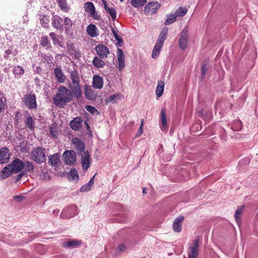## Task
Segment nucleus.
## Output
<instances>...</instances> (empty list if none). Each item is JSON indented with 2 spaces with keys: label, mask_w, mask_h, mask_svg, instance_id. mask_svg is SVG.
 <instances>
[{
  "label": "nucleus",
  "mask_w": 258,
  "mask_h": 258,
  "mask_svg": "<svg viewBox=\"0 0 258 258\" xmlns=\"http://www.w3.org/2000/svg\"><path fill=\"white\" fill-rule=\"evenodd\" d=\"M167 33L168 29L167 28H163L160 33L156 43L163 45L164 42L166 38Z\"/></svg>",
  "instance_id": "obj_32"
},
{
  "label": "nucleus",
  "mask_w": 258,
  "mask_h": 258,
  "mask_svg": "<svg viewBox=\"0 0 258 258\" xmlns=\"http://www.w3.org/2000/svg\"><path fill=\"white\" fill-rule=\"evenodd\" d=\"M143 193L144 194H146V193H147V192H146V189L145 188H143Z\"/></svg>",
  "instance_id": "obj_63"
},
{
  "label": "nucleus",
  "mask_w": 258,
  "mask_h": 258,
  "mask_svg": "<svg viewBox=\"0 0 258 258\" xmlns=\"http://www.w3.org/2000/svg\"><path fill=\"white\" fill-rule=\"evenodd\" d=\"M54 74L58 82L62 83L65 81L66 77L60 68L54 69Z\"/></svg>",
  "instance_id": "obj_25"
},
{
  "label": "nucleus",
  "mask_w": 258,
  "mask_h": 258,
  "mask_svg": "<svg viewBox=\"0 0 258 258\" xmlns=\"http://www.w3.org/2000/svg\"><path fill=\"white\" fill-rule=\"evenodd\" d=\"M92 85L95 89H100L102 88L103 85L102 77L98 75H94L93 77Z\"/></svg>",
  "instance_id": "obj_17"
},
{
  "label": "nucleus",
  "mask_w": 258,
  "mask_h": 258,
  "mask_svg": "<svg viewBox=\"0 0 258 258\" xmlns=\"http://www.w3.org/2000/svg\"><path fill=\"white\" fill-rule=\"evenodd\" d=\"M208 69V66L207 63H204L202 65L201 68V73L202 75L204 76L207 73Z\"/></svg>",
  "instance_id": "obj_52"
},
{
  "label": "nucleus",
  "mask_w": 258,
  "mask_h": 258,
  "mask_svg": "<svg viewBox=\"0 0 258 258\" xmlns=\"http://www.w3.org/2000/svg\"><path fill=\"white\" fill-rule=\"evenodd\" d=\"M63 160L65 163L72 165L76 161V154L74 150L66 151L63 154Z\"/></svg>",
  "instance_id": "obj_5"
},
{
  "label": "nucleus",
  "mask_w": 258,
  "mask_h": 258,
  "mask_svg": "<svg viewBox=\"0 0 258 258\" xmlns=\"http://www.w3.org/2000/svg\"><path fill=\"white\" fill-rule=\"evenodd\" d=\"M72 143L75 145L74 148L81 153L84 152L85 147V144L80 139L74 138L72 140Z\"/></svg>",
  "instance_id": "obj_16"
},
{
  "label": "nucleus",
  "mask_w": 258,
  "mask_h": 258,
  "mask_svg": "<svg viewBox=\"0 0 258 258\" xmlns=\"http://www.w3.org/2000/svg\"><path fill=\"white\" fill-rule=\"evenodd\" d=\"M9 165L11 167V171L15 173L21 171L23 169V162L18 158L15 159Z\"/></svg>",
  "instance_id": "obj_10"
},
{
  "label": "nucleus",
  "mask_w": 258,
  "mask_h": 258,
  "mask_svg": "<svg viewBox=\"0 0 258 258\" xmlns=\"http://www.w3.org/2000/svg\"><path fill=\"white\" fill-rule=\"evenodd\" d=\"M85 97L89 100H94L96 97V94L94 93V91L86 86L85 88Z\"/></svg>",
  "instance_id": "obj_28"
},
{
  "label": "nucleus",
  "mask_w": 258,
  "mask_h": 258,
  "mask_svg": "<svg viewBox=\"0 0 258 258\" xmlns=\"http://www.w3.org/2000/svg\"><path fill=\"white\" fill-rule=\"evenodd\" d=\"M58 4L60 9L64 12H68L69 10V7L68 6L66 0H56Z\"/></svg>",
  "instance_id": "obj_38"
},
{
  "label": "nucleus",
  "mask_w": 258,
  "mask_h": 258,
  "mask_svg": "<svg viewBox=\"0 0 258 258\" xmlns=\"http://www.w3.org/2000/svg\"><path fill=\"white\" fill-rule=\"evenodd\" d=\"M177 16L175 14H171L167 16V19L165 22V25H170L174 23L176 20Z\"/></svg>",
  "instance_id": "obj_41"
},
{
  "label": "nucleus",
  "mask_w": 258,
  "mask_h": 258,
  "mask_svg": "<svg viewBox=\"0 0 258 258\" xmlns=\"http://www.w3.org/2000/svg\"><path fill=\"white\" fill-rule=\"evenodd\" d=\"M49 36H50V37L52 38V39L54 41L55 40V34L53 32H51L50 34H49Z\"/></svg>",
  "instance_id": "obj_60"
},
{
  "label": "nucleus",
  "mask_w": 258,
  "mask_h": 258,
  "mask_svg": "<svg viewBox=\"0 0 258 258\" xmlns=\"http://www.w3.org/2000/svg\"><path fill=\"white\" fill-rule=\"evenodd\" d=\"M161 123L160 125L161 130L164 132L166 131L168 128V124L165 114H161Z\"/></svg>",
  "instance_id": "obj_39"
},
{
  "label": "nucleus",
  "mask_w": 258,
  "mask_h": 258,
  "mask_svg": "<svg viewBox=\"0 0 258 258\" xmlns=\"http://www.w3.org/2000/svg\"><path fill=\"white\" fill-rule=\"evenodd\" d=\"M93 64L97 68H101L104 67L105 62L101 58L96 56L93 60Z\"/></svg>",
  "instance_id": "obj_37"
},
{
  "label": "nucleus",
  "mask_w": 258,
  "mask_h": 258,
  "mask_svg": "<svg viewBox=\"0 0 258 258\" xmlns=\"http://www.w3.org/2000/svg\"><path fill=\"white\" fill-rule=\"evenodd\" d=\"M183 220V216H179L177 218L173 223V229L176 232H179L181 231V223Z\"/></svg>",
  "instance_id": "obj_22"
},
{
  "label": "nucleus",
  "mask_w": 258,
  "mask_h": 258,
  "mask_svg": "<svg viewBox=\"0 0 258 258\" xmlns=\"http://www.w3.org/2000/svg\"><path fill=\"white\" fill-rule=\"evenodd\" d=\"M81 243L82 242L81 241L72 240L63 242L62 246L63 247L76 248L79 247L81 244Z\"/></svg>",
  "instance_id": "obj_20"
},
{
  "label": "nucleus",
  "mask_w": 258,
  "mask_h": 258,
  "mask_svg": "<svg viewBox=\"0 0 258 258\" xmlns=\"http://www.w3.org/2000/svg\"><path fill=\"white\" fill-rule=\"evenodd\" d=\"M84 8L86 12L91 17H93L95 20L100 19V16L96 13L95 6L92 2H88L85 3Z\"/></svg>",
  "instance_id": "obj_4"
},
{
  "label": "nucleus",
  "mask_w": 258,
  "mask_h": 258,
  "mask_svg": "<svg viewBox=\"0 0 258 258\" xmlns=\"http://www.w3.org/2000/svg\"><path fill=\"white\" fill-rule=\"evenodd\" d=\"M94 178H95V175H94L91 178V179L90 180V181L88 182V184H89V185L91 186H93V185L94 184Z\"/></svg>",
  "instance_id": "obj_59"
},
{
  "label": "nucleus",
  "mask_w": 258,
  "mask_h": 258,
  "mask_svg": "<svg viewBox=\"0 0 258 258\" xmlns=\"http://www.w3.org/2000/svg\"><path fill=\"white\" fill-rule=\"evenodd\" d=\"M13 74L15 78H20L24 73V70L23 67L20 66H16L14 68L13 71Z\"/></svg>",
  "instance_id": "obj_27"
},
{
  "label": "nucleus",
  "mask_w": 258,
  "mask_h": 258,
  "mask_svg": "<svg viewBox=\"0 0 258 258\" xmlns=\"http://www.w3.org/2000/svg\"><path fill=\"white\" fill-rule=\"evenodd\" d=\"M49 18L47 16H43L41 19V25L45 27L48 28L49 26Z\"/></svg>",
  "instance_id": "obj_46"
},
{
  "label": "nucleus",
  "mask_w": 258,
  "mask_h": 258,
  "mask_svg": "<svg viewBox=\"0 0 258 258\" xmlns=\"http://www.w3.org/2000/svg\"><path fill=\"white\" fill-rule=\"evenodd\" d=\"M68 52L72 56L76 59H79L81 57V53L76 50L72 45H69L68 46Z\"/></svg>",
  "instance_id": "obj_26"
},
{
  "label": "nucleus",
  "mask_w": 258,
  "mask_h": 258,
  "mask_svg": "<svg viewBox=\"0 0 258 258\" xmlns=\"http://www.w3.org/2000/svg\"><path fill=\"white\" fill-rule=\"evenodd\" d=\"M81 164L84 170H87L91 163V158L88 152H83L81 154Z\"/></svg>",
  "instance_id": "obj_12"
},
{
  "label": "nucleus",
  "mask_w": 258,
  "mask_h": 258,
  "mask_svg": "<svg viewBox=\"0 0 258 258\" xmlns=\"http://www.w3.org/2000/svg\"><path fill=\"white\" fill-rule=\"evenodd\" d=\"M6 52L7 53V54H11V50H8L6 51Z\"/></svg>",
  "instance_id": "obj_64"
},
{
  "label": "nucleus",
  "mask_w": 258,
  "mask_h": 258,
  "mask_svg": "<svg viewBox=\"0 0 258 258\" xmlns=\"http://www.w3.org/2000/svg\"><path fill=\"white\" fill-rule=\"evenodd\" d=\"M165 83L163 81H159L158 82L157 86L156 89V94L157 97H160L164 92Z\"/></svg>",
  "instance_id": "obj_30"
},
{
  "label": "nucleus",
  "mask_w": 258,
  "mask_h": 258,
  "mask_svg": "<svg viewBox=\"0 0 258 258\" xmlns=\"http://www.w3.org/2000/svg\"><path fill=\"white\" fill-rule=\"evenodd\" d=\"M63 20L62 18L57 15L53 16L52 18V26L58 30H62L63 29Z\"/></svg>",
  "instance_id": "obj_15"
},
{
  "label": "nucleus",
  "mask_w": 258,
  "mask_h": 258,
  "mask_svg": "<svg viewBox=\"0 0 258 258\" xmlns=\"http://www.w3.org/2000/svg\"><path fill=\"white\" fill-rule=\"evenodd\" d=\"M14 172L11 171V168L10 165H8L6 166L1 171L0 176H2L3 179L9 177Z\"/></svg>",
  "instance_id": "obj_33"
},
{
  "label": "nucleus",
  "mask_w": 258,
  "mask_h": 258,
  "mask_svg": "<svg viewBox=\"0 0 258 258\" xmlns=\"http://www.w3.org/2000/svg\"><path fill=\"white\" fill-rule=\"evenodd\" d=\"M68 86L70 88L72 94L74 95L75 98L78 99L82 97V92L79 83L78 84H72L71 83H69Z\"/></svg>",
  "instance_id": "obj_11"
},
{
  "label": "nucleus",
  "mask_w": 258,
  "mask_h": 258,
  "mask_svg": "<svg viewBox=\"0 0 258 258\" xmlns=\"http://www.w3.org/2000/svg\"><path fill=\"white\" fill-rule=\"evenodd\" d=\"M85 108L90 113H99L98 110L93 106L86 105Z\"/></svg>",
  "instance_id": "obj_49"
},
{
  "label": "nucleus",
  "mask_w": 258,
  "mask_h": 258,
  "mask_svg": "<svg viewBox=\"0 0 258 258\" xmlns=\"http://www.w3.org/2000/svg\"><path fill=\"white\" fill-rule=\"evenodd\" d=\"M27 174L26 173L25 171H23L22 172L20 173L17 177L16 181L19 180L23 176L27 175Z\"/></svg>",
  "instance_id": "obj_55"
},
{
  "label": "nucleus",
  "mask_w": 258,
  "mask_h": 258,
  "mask_svg": "<svg viewBox=\"0 0 258 258\" xmlns=\"http://www.w3.org/2000/svg\"><path fill=\"white\" fill-rule=\"evenodd\" d=\"M95 50L100 58L103 59L107 57L109 50L107 47L103 44H98L96 46Z\"/></svg>",
  "instance_id": "obj_8"
},
{
  "label": "nucleus",
  "mask_w": 258,
  "mask_h": 258,
  "mask_svg": "<svg viewBox=\"0 0 258 258\" xmlns=\"http://www.w3.org/2000/svg\"><path fill=\"white\" fill-rule=\"evenodd\" d=\"M199 251V238L195 239L189 248L188 258H197Z\"/></svg>",
  "instance_id": "obj_7"
},
{
  "label": "nucleus",
  "mask_w": 258,
  "mask_h": 258,
  "mask_svg": "<svg viewBox=\"0 0 258 258\" xmlns=\"http://www.w3.org/2000/svg\"><path fill=\"white\" fill-rule=\"evenodd\" d=\"M167 33L168 29L167 28H163L160 33L156 43L163 45L164 42L166 38Z\"/></svg>",
  "instance_id": "obj_31"
},
{
  "label": "nucleus",
  "mask_w": 258,
  "mask_h": 258,
  "mask_svg": "<svg viewBox=\"0 0 258 258\" xmlns=\"http://www.w3.org/2000/svg\"><path fill=\"white\" fill-rule=\"evenodd\" d=\"M73 95L71 91L64 86L58 88L56 94L54 97V103L59 107H63L73 99Z\"/></svg>",
  "instance_id": "obj_1"
},
{
  "label": "nucleus",
  "mask_w": 258,
  "mask_h": 258,
  "mask_svg": "<svg viewBox=\"0 0 258 258\" xmlns=\"http://www.w3.org/2000/svg\"><path fill=\"white\" fill-rule=\"evenodd\" d=\"M188 44V29L185 27L182 29L179 36V46L182 50L184 51L187 48Z\"/></svg>",
  "instance_id": "obj_3"
},
{
  "label": "nucleus",
  "mask_w": 258,
  "mask_h": 258,
  "mask_svg": "<svg viewBox=\"0 0 258 258\" xmlns=\"http://www.w3.org/2000/svg\"><path fill=\"white\" fill-rule=\"evenodd\" d=\"M91 186L88 183L83 185L80 188V191L82 192H86L91 189Z\"/></svg>",
  "instance_id": "obj_48"
},
{
  "label": "nucleus",
  "mask_w": 258,
  "mask_h": 258,
  "mask_svg": "<svg viewBox=\"0 0 258 258\" xmlns=\"http://www.w3.org/2000/svg\"><path fill=\"white\" fill-rule=\"evenodd\" d=\"M23 169H24V171L26 173L27 172L32 173L34 171V166L33 163L29 161H27L25 162H23Z\"/></svg>",
  "instance_id": "obj_36"
},
{
  "label": "nucleus",
  "mask_w": 258,
  "mask_h": 258,
  "mask_svg": "<svg viewBox=\"0 0 258 258\" xmlns=\"http://www.w3.org/2000/svg\"><path fill=\"white\" fill-rule=\"evenodd\" d=\"M69 179L70 180H76L79 179L78 171L76 169H72L70 171Z\"/></svg>",
  "instance_id": "obj_42"
},
{
  "label": "nucleus",
  "mask_w": 258,
  "mask_h": 258,
  "mask_svg": "<svg viewBox=\"0 0 258 258\" xmlns=\"http://www.w3.org/2000/svg\"><path fill=\"white\" fill-rule=\"evenodd\" d=\"M5 98L1 92H0V112H1L5 106Z\"/></svg>",
  "instance_id": "obj_47"
},
{
  "label": "nucleus",
  "mask_w": 258,
  "mask_h": 258,
  "mask_svg": "<svg viewBox=\"0 0 258 258\" xmlns=\"http://www.w3.org/2000/svg\"><path fill=\"white\" fill-rule=\"evenodd\" d=\"M244 209V206H241L239 207L236 211L235 214V218L237 224L239 226L241 224V219L240 218L242 216V214L243 213Z\"/></svg>",
  "instance_id": "obj_29"
},
{
  "label": "nucleus",
  "mask_w": 258,
  "mask_h": 258,
  "mask_svg": "<svg viewBox=\"0 0 258 258\" xmlns=\"http://www.w3.org/2000/svg\"><path fill=\"white\" fill-rule=\"evenodd\" d=\"M102 2L106 12L110 15L111 19L114 20L116 18V12L115 9L113 7H109L105 1L103 0Z\"/></svg>",
  "instance_id": "obj_18"
},
{
  "label": "nucleus",
  "mask_w": 258,
  "mask_h": 258,
  "mask_svg": "<svg viewBox=\"0 0 258 258\" xmlns=\"http://www.w3.org/2000/svg\"><path fill=\"white\" fill-rule=\"evenodd\" d=\"M78 214L77 208L75 205H71L62 211V216L66 218L73 217Z\"/></svg>",
  "instance_id": "obj_9"
},
{
  "label": "nucleus",
  "mask_w": 258,
  "mask_h": 258,
  "mask_svg": "<svg viewBox=\"0 0 258 258\" xmlns=\"http://www.w3.org/2000/svg\"><path fill=\"white\" fill-rule=\"evenodd\" d=\"M160 7V4L157 2L149 3L145 6L144 12L147 14L152 15L156 13Z\"/></svg>",
  "instance_id": "obj_6"
},
{
  "label": "nucleus",
  "mask_w": 258,
  "mask_h": 258,
  "mask_svg": "<svg viewBox=\"0 0 258 258\" xmlns=\"http://www.w3.org/2000/svg\"><path fill=\"white\" fill-rule=\"evenodd\" d=\"M14 199L18 202H20L24 199V197L21 196H16Z\"/></svg>",
  "instance_id": "obj_58"
},
{
  "label": "nucleus",
  "mask_w": 258,
  "mask_h": 258,
  "mask_svg": "<svg viewBox=\"0 0 258 258\" xmlns=\"http://www.w3.org/2000/svg\"><path fill=\"white\" fill-rule=\"evenodd\" d=\"M50 133L51 134V135L54 137H56L57 136V133L55 131H54L52 127H50Z\"/></svg>",
  "instance_id": "obj_57"
},
{
  "label": "nucleus",
  "mask_w": 258,
  "mask_h": 258,
  "mask_svg": "<svg viewBox=\"0 0 258 258\" xmlns=\"http://www.w3.org/2000/svg\"><path fill=\"white\" fill-rule=\"evenodd\" d=\"M42 178L43 180H46L50 179V176L48 172H42Z\"/></svg>",
  "instance_id": "obj_54"
},
{
  "label": "nucleus",
  "mask_w": 258,
  "mask_h": 258,
  "mask_svg": "<svg viewBox=\"0 0 258 258\" xmlns=\"http://www.w3.org/2000/svg\"><path fill=\"white\" fill-rule=\"evenodd\" d=\"M25 104L29 108H35L37 104L36 97L33 94H28L25 97Z\"/></svg>",
  "instance_id": "obj_13"
},
{
  "label": "nucleus",
  "mask_w": 258,
  "mask_h": 258,
  "mask_svg": "<svg viewBox=\"0 0 258 258\" xmlns=\"http://www.w3.org/2000/svg\"><path fill=\"white\" fill-rule=\"evenodd\" d=\"M141 125L140 126H142L143 127V124H144V119H142L141 120Z\"/></svg>",
  "instance_id": "obj_62"
},
{
  "label": "nucleus",
  "mask_w": 258,
  "mask_h": 258,
  "mask_svg": "<svg viewBox=\"0 0 258 258\" xmlns=\"http://www.w3.org/2000/svg\"><path fill=\"white\" fill-rule=\"evenodd\" d=\"M143 127L142 126H140L139 129V131H138V133L136 135V137H140L143 134Z\"/></svg>",
  "instance_id": "obj_56"
},
{
  "label": "nucleus",
  "mask_w": 258,
  "mask_h": 258,
  "mask_svg": "<svg viewBox=\"0 0 258 258\" xmlns=\"http://www.w3.org/2000/svg\"><path fill=\"white\" fill-rule=\"evenodd\" d=\"M82 120L80 117H75L73 120L71 121L70 125L73 130L78 131L82 125Z\"/></svg>",
  "instance_id": "obj_24"
},
{
  "label": "nucleus",
  "mask_w": 258,
  "mask_h": 258,
  "mask_svg": "<svg viewBox=\"0 0 258 258\" xmlns=\"http://www.w3.org/2000/svg\"><path fill=\"white\" fill-rule=\"evenodd\" d=\"M8 149L4 147L0 150V163H4L9 159V154L8 153Z\"/></svg>",
  "instance_id": "obj_21"
},
{
  "label": "nucleus",
  "mask_w": 258,
  "mask_h": 258,
  "mask_svg": "<svg viewBox=\"0 0 258 258\" xmlns=\"http://www.w3.org/2000/svg\"><path fill=\"white\" fill-rule=\"evenodd\" d=\"M63 23L66 31L71 29V28L72 27V22L70 18L68 17H65L63 20Z\"/></svg>",
  "instance_id": "obj_43"
},
{
  "label": "nucleus",
  "mask_w": 258,
  "mask_h": 258,
  "mask_svg": "<svg viewBox=\"0 0 258 258\" xmlns=\"http://www.w3.org/2000/svg\"><path fill=\"white\" fill-rule=\"evenodd\" d=\"M120 95L118 94H113L109 96L106 100L107 102L114 103L119 99Z\"/></svg>",
  "instance_id": "obj_44"
},
{
  "label": "nucleus",
  "mask_w": 258,
  "mask_h": 258,
  "mask_svg": "<svg viewBox=\"0 0 258 258\" xmlns=\"http://www.w3.org/2000/svg\"><path fill=\"white\" fill-rule=\"evenodd\" d=\"M33 122V118L31 117H29L26 119L27 125L30 129H32L34 127Z\"/></svg>",
  "instance_id": "obj_50"
},
{
  "label": "nucleus",
  "mask_w": 258,
  "mask_h": 258,
  "mask_svg": "<svg viewBox=\"0 0 258 258\" xmlns=\"http://www.w3.org/2000/svg\"><path fill=\"white\" fill-rule=\"evenodd\" d=\"M162 46L163 45L156 43L154 47L152 54V57L153 58L155 59L159 56Z\"/></svg>",
  "instance_id": "obj_34"
},
{
  "label": "nucleus",
  "mask_w": 258,
  "mask_h": 258,
  "mask_svg": "<svg viewBox=\"0 0 258 258\" xmlns=\"http://www.w3.org/2000/svg\"><path fill=\"white\" fill-rule=\"evenodd\" d=\"M147 0H132L131 4L134 8H139L143 7Z\"/></svg>",
  "instance_id": "obj_40"
},
{
  "label": "nucleus",
  "mask_w": 258,
  "mask_h": 258,
  "mask_svg": "<svg viewBox=\"0 0 258 258\" xmlns=\"http://www.w3.org/2000/svg\"><path fill=\"white\" fill-rule=\"evenodd\" d=\"M41 45L43 46H47L48 44V39L47 36H43L41 39Z\"/></svg>",
  "instance_id": "obj_51"
},
{
  "label": "nucleus",
  "mask_w": 258,
  "mask_h": 258,
  "mask_svg": "<svg viewBox=\"0 0 258 258\" xmlns=\"http://www.w3.org/2000/svg\"><path fill=\"white\" fill-rule=\"evenodd\" d=\"M126 249V247L123 244H120L118 245L117 248V252H122L124 251Z\"/></svg>",
  "instance_id": "obj_53"
},
{
  "label": "nucleus",
  "mask_w": 258,
  "mask_h": 258,
  "mask_svg": "<svg viewBox=\"0 0 258 258\" xmlns=\"http://www.w3.org/2000/svg\"><path fill=\"white\" fill-rule=\"evenodd\" d=\"M31 155L32 159L37 163H44L46 160L45 149L40 147L33 148Z\"/></svg>",
  "instance_id": "obj_2"
},
{
  "label": "nucleus",
  "mask_w": 258,
  "mask_h": 258,
  "mask_svg": "<svg viewBox=\"0 0 258 258\" xmlns=\"http://www.w3.org/2000/svg\"><path fill=\"white\" fill-rule=\"evenodd\" d=\"M117 57L118 60V68L121 71L125 67L124 55L121 49H118L117 50Z\"/></svg>",
  "instance_id": "obj_14"
},
{
  "label": "nucleus",
  "mask_w": 258,
  "mask_h": 258,
  "mask_svg": "<svg viewBox=\"0 0 258 258\" xmlns=\"http://www.w3.org/2000/svg\"><path fill=\"white\" fill-rule=\"evenodd\" d=\"M87 32L88 34L92 37H96L99 34L98 28L95 25L92 24L88 26Z\"/></svg>",
  "instance_id": "obj_19"
},
{
  "label": "nucleus",
  "mask_w": 258,
  "mask_h": 258,
  "mask_svg": "<svg viewBox=\"0 0 258 258\" xmlns=\"http://www.w3.org/2000/svg\"><path fill=\"white\" fill-rule=\"evenodd\" d=\"M85 124L87 130H88L89 132H91L90 127L89 126V125L88 124L87 122V121H85Z\"/></svg>",
  "instance_id": "obj_61"
},
{
  "label": "nucleus",
  "mask_w": 258,
  "mask_h": 258,
  "mask_svg": "<svg viewBox=\"0 0 258 258\" xmlns=\"http://www.w3.org/2000/svg\"><path fill=\"white\" fill-rule=\"evenodd\" d=\"M59 163V155L58 153L48 157V164L52 166H57Z\"/></svg>",
  "instance_id": "obj_23"
},
{
  "label": "nucleus",
  "mask_w": 258,
  "mask_h": 258,
  "mask_svg": "<svg viewBox=\"0 0 258 258\" xmlns=\"http://www.w3.org/2000/svg\"><path fill=\"white\" fill-rule=\"evenodd\" d=\"M70 78L72 80V84H78L80 83V79L78 72L74 70L70 72Z\"/></svg>",
  "instance_id": "obj_35"
},
{
  "label": "nucleus",
  "mask_w": 258,
  "mask_h": 258,
  "mask_svg": "<svg viewBox=\"0 0 258 258\" xmlns=\"http://www.w3.org/2000/svg\"><path fill=\"white\" fill-rule=\"evenodd\" d=\"M187 13V9L184 7H180L175 12V14L177 16L182 17L186 14Z\"/></svg>",
  "instance_id": "obj_45"
}]
</instances>
